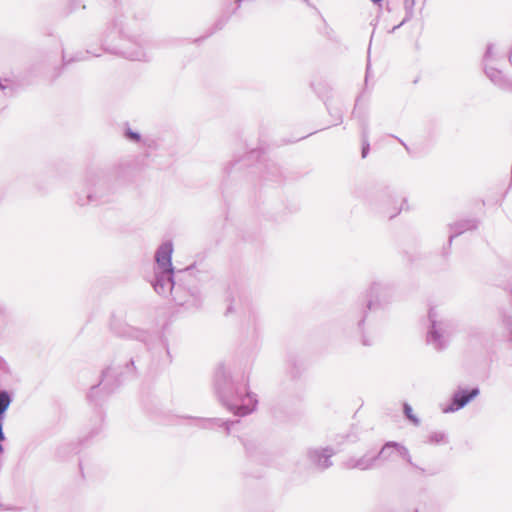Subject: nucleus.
Here are the masks:
<instances>
[{
	"instance_id": "f257e3e1",
	"label": "nucleus",
	"mask_w": 512,
	"mask_h": 512,
	"mask_svg": "<svg viewBox=\"0 0 512 512\" xmlns=\"http://www.w3.org/2000/svg\"><path fill=\"white\" fill-rule=\"evenodd\" d=\"M173 243L171 240L161 243L155 252L154 278L151 281L155 292L166 296L171 294L179 306L198 309L202 304V294L196 283V267L191 265L177 271L172 265Z\"/></svg>"
},
{
	"instance_id": "f03ea898",
	"label": "nucleus",
	"mask_w": 512,
	"mask_h": 512,
	"mask_svg": "<svg viewBox=\"0 0 512 512\" xmlns=\"http://www.w3.org/2000/svg\"><path fill=\"white\" fill-rule=\"evenodd\" d=\"M148 43L139 23L130 14L122 13L116 15L103 31L100 50L132 61H149Z\"/></svg>"
},
{
	"instance_id": "7ed1b4c3",
	"label": "nucleus",
	"mask_w": 512,
	"mask_h": 512,
	"mask_svg": "<svg viewBox=\"0 0 512 512\" xmlns=\"http://www.w3.org/2000/svg\"><path fill=\"white\" fill-rule=\"evenodd\" d=\"M214 390L221 404L236 416L248 415L257 407V395L249 391L248 380L234 375L225 364L216 368Z\"/></svg>"
},
{
	"instance_id": "20e7f679",
	"label": "nucleus",
	"mask_w": 512,
	"mask_h": 512,
	"mask_svg": "<svg viewBox=\"0 0 512 512\" xmlns=\"http://www.w3.org/2000/svg\"><path fill=\"white\" fill-rule=\"evenodd\" d=\"M389 290L386 283L375 281L368 290V299L363 303L353 306L346 315V325L350 332L361 341L364 346L373 344L372 337L368 334L366 328V318L369 311L374 307L379 297Z\"/></svg>"
},
{
	"instance_id": "39448f33",
	"label": "nucleus",
	"mask_w": 512,
	"mask_h": 512,
	"mask_svg": "<svg viewBox=\"0 0 512 512\" xmlns=\"http://www.w3.org/2000/svg\"><path fill=\"white\" fill-rule=\"evenodd\" d=\"M507 63H512V48L505 50L500 43H489L482 58L483 71L491 83L503 91L512 88V80L504 71Z\"/></svg>"
},
{
	"instance_id": "423d86ee",
	"label": "nucleus",
	"mask_w": 512,
	"mask_h": 512,
	"mask_svg": "<svg viewBox=\"0 0 512 512\" xmlns=\"http://www.w3.org/2000/svg\"><path fill=\"white\" fill-rule=\"evenodd\" d=\"M428 319L430 323L427 332L428 344L438 351L444 350L457 329L455 320L440 313L436 308L429 310Z\"/></svg>"
},
{
	"instance_id": "0eeeda50",
	"label": "nucleus",
	"mask_w": 512,
	"mask_h": 512,
	"mask_svg": "<svg viewBox=\"0 0 512 512\" xmlns=\"http://www.w3.org/2000/svg\"><path fill=\"white\" fill-rule=\"evenodd\" d=\"M115 187L105 176H91L87 179L86 188L76 194V202L80 206L103 205L112 201Z\"/></svg>"
},
{
	"instance_id": "6e6552de",
	"label": "nucleus",
	"mask_w": 512,
	"mask_h": 512,
	"mask_svg": "<svg viewBox=\"0 0 512 512\" xmlns=\"http://www.w3.org/2000/svg\"><path fill=\"white\" fill-rule=\"evenodd\" d=\"M112 330L120 337L131 338L141 342L147 349H151V342L158 340L166 351L168 361L171 362L170 351L167 342L157 334H152L146 330H141L128 325H111Z\"/></svg>"
},
{
	"instance_id": "1a4fd4ad",
	"label": "nucleus",
	"mask_w": 512,
	"mask_h": 512,
	"mask_svg": "<svg viewBox=\"0 0 512 512\" xmlns=\"http://www.w3.org/2000/svg\"><path fill=\"white\" fill-rule=\"evenodd\" d=\"M397 202V195L393 189L386 186L374 191L368 198L372 209L385 213L390 217Z\"/></svg>"
},
{
	"instance_id": "9d476101",
	"label": "nucleus",
	"mask_w": 512,
	"mask_h": 512,
	"mask_svg": "<svg viewBox=\"0 0 512 512\" xmlns=\"http://www.w3.org/2000/svg\"><path fill=\"white\" fill-rule=\"evenodd\" d=\"M135 362V358H130L129 362L125 364L124 372H118V368L116 367H108L102 372L101 381L99 385H102L103 389H105L107 392H111L115 387H117L120 384L119 376H122L124 374H133L135 370Z\"/></svg>"
},
{
	"instance_id": "9b49d317",
	"label": "nucleus",
	"mask_w": 512,
	"mask_h": 512,
	"mask_svg": "<svg viewBox=\"0 0 512 512\" xmlns=\"http://www.w3.org/2000/svg\"><path fill=\"white\" fill-rule=\"evenodd\" d=\"M480 394V389L474 387L471 389L459 388L451 396L450 403L443 409L445 413H453L464 408L470 401Z\"/></svg>"
},
{
	"instance_id": "f8f14e48",
	"label": "nucleus",
	"mask_w": 512,
	"mask_h": 512,
	"mask_svg": "<svg viewBox=\"0 0 512 512\" xmlns=\"http://www.w3.org/2000/svg\"><path fill=\"white\" fill-rule=\"evenodd\" d=\"M394 455H398L401 458H403L407 463H409L411 466L424 471L422 468L417 467L411 458L409 450L402 444L395 442V441H389L386 442L379 453L376 455L377 459L381 458L384 461L393 460Z\"/></svg>"
},
{
	"instance_id": "ddd939ff",
	"label": "nucleus",
	"mask_w": 512,
	"mask_h": 512,
	"mask_svg": "<svg viewBox=\"0 0 512 512\" xmlns=\"http://www.w3.org/2000/svg\"><path fill=\"white\" fill-rule=\"evenodd\" d=\"M334 454L329 447L311 448L307 451V458L316 469L324 471L333 465L331 458Z\"/></svg>"
},
{
	"instance_id": "4468645a",
	"label": "nucleus",
	"mask_w": 512,
	"mask_h": 512,
	"mask_svg": "<svg viewBox=\"0 0 512 512\" xmlns=\"http://www.w3.org/2000/svg\"><path fill=\"white\" fill-rule=\"evenodd\" d=\"M478 220L475 218L463 219L450 224L451 234L449 235V245L453 239L465 232L473 231L478 227Z\"/></svg>"
},
{
	"instance_id": "2eb2a0df",
	"label": "nucleus",
	"mask_w": 512,
	"mask_h": 512,
	"mask_svg": "<svg viewBox=\"0 0 512 512\" xmlns=\"http://www.w3.org/2000/svg\"><path fill=\"white\" fill-rule=\"evenodd\" d=\"M377 457L364 455L360 458H350L345 462L347 469L368 470L373 467Z\"/></svg>"
},
{
	"instance_id": "dca6fc26",
	"label": "nucleus",
	"mask_w": 512,
	"mask_h": 512,
	"mask_svg": "<svg viewBox=\"0 0 512 512\" xmlns=\"http://www.w3.org/2000/svg\"><path fill=\"white\" fill-rule=\"evenodd\" d=\"M359 123H360V127H361V136H362L361 156H362V158H366L370 151L368 121L365 117H359Z\"/></svg>"
},
{
	"instance_id": "f3484780",
	"label": "nucleus",
	"mask_w": 512,
	"mask_h": 512,
	"mask_svg": "<svg viewBox=\"0 0 512 512\" xmlns=\"http://www.w3.org/2000/svg\"><path fill=\"white\" fill-rule=\"evenodd\" d=\"M234 423L235 422H233V421H224L220 418H204V419H201L200 426L205 429H210V428H214V427H223V428H225L226 434H229L230 430H231V426Z\"/></svg>"
},
{
	"instance_id": "a211bd4d",
	"label": "nucleus",
	"mask_w": 512,
	"mask_h": 512,
	"mask_svg": "<svg viewBox=\"0 0 512 512\" xmlns=\"http://www.w3.org/2000/svg\"><path fill=\"white\" fill-rule=\"evenodd\" d=\"M124 138L134 144H146V141L143 140L141 134L137 131L132 130L129 125H126L123 131Z\"/></svg>"
},
{
	"instance_id": "6ab92c4d",
	"label": "nucleus",
	"mask_w": 512,
	"mask_h": 512,
	"mask_svg": "<svg viewBox=\"0 0 512 512\" xmlns=\"http://www.w3.org/2000/svg\"><path fill=\"white\" fill-rule=\"evenodd\" d=\"M12 402V398L8 391L1 390L0 391V418L5 419V412L9 408Z\"/></svg>"
},
{
	"instance_id": "aec40b11",
	"label": "nucleus",
	"mask_w": 512,
	"mask_h": 512,
	"mask_svg": "<svg viewBox=\"0 0 512 512\" xmlns=\"http://www.w3.org/2000/svg\"><path fill=\"white\" fill-rule=\"evenodd\" d=\"M428 443L430 444H445L447 443V435L442 431H434L428 435Z\"/></svg>"
},
{
	"instance_id": "412c9836",
	"label": "nucleus",
	"mask_w": 512,
	"mask_h": 512,
	"mask_svg": "<svg viewBox=\"0 0 512 512\" xmlns=\"http://www.w3.org/2000/svg\"><path fill=\"white\" fill-rule=\"evenodd\" d=\"M415 0H404L405 17L400 22L403 25L407 21L411 20L414 14Z\"/></svg>"
},
{
	"instance_id": "4be33fe9",
	"label": "nucleus",
	"mask_w": 512,
	"mask_h": 512,
	"mask_svg": "<svg viewBox=\"0 0 512 512\" xmlns=\"http://www.w3.org/2000/svg\"><path fill=\"white\" fill-rule=\"evenodd\" d=\"M403 413L414 425L418 426L420 424L419 418L413 413V409L408 403L403 404Z\"/></svg>"
},
{
	"instance_id": "5701e85b",
	"label": "nucleus",
	"mask_w": 512,
	"mask_h": 512,
	"mask_svg": "<svg viewBox=\"0 0 512 512\" xmlns=\"http://www.w3.org/2000/svg\"><path fill=\"white\" fill-rule=\"evenodd\" d=\"M402 210H409V205L406 198H403L401 200L400 205H398V201L396 202V204L393 207V212L390 213V218L398 215Z\"/></svg>"
},
{
	"instance_id": "b1692460",
	"label": "nucleus",
	"mask_w": 512,
	"mask_h": 512,
	"mask_svg": "<svg viewBox=\"0 0 512 512\" xmlns=\"http://www.w3.org/2000/svg\"><path fill=\"white\" fill-rule=\"evenodd\" d=\"M86 57L83 53H80V54H77L74 58H67L65 54L62 55V62H63V65H68L72 62H75V61H83L85 60Z\"/></svg>"
},
{
	"instance_id": "393cba45",
	"label": "nucleus",
	"mask_w": 512,
	"mask_h": 512,
	"mask_svg": "<svg viewBox=\"0 0 512 512\" xmlns=\"http://www.w3.org/2000/svg\"><path fill=\"white\" fill-rule=\"evenodd\" d=\"M502 318H503V324L505 325V327L508 331V334L511 335L512 334V319H511L510 315L503 313Z\"/></svg>"
},
{
	"instance_id": "a878e982",
	"label": "nucleus",
	"mask_w": 512,
	"mask_h": 512,
	"mask_svg": "<svg viewBox=\"0 0 512 512\" xmlns=\"http://www.w3.org/2000/svg\"><path fill=\"white\" fill-rule=\"evenodd\" d=\"M3 422L4 418H0V441H4L6 439L5 434L3 432Z\"/></svg>"
},
{
	"instance_id": "bb28decb",
	"label": "nucleus",
	"mask_w": 512,
	"mask_h": 512,
	"mask_svg": "<svg viewBox=\"0 0 512 512\" xmlns=\"http://www.w3.org/2000/svg\"><path fill=\"white\" fill-rule=\"evenodd\" d=\"M85 54H91L95 57H99L101 55L100 52H97L96 50H93V49H87Z\"/></svg>"
},
{
	"instance_id": "cd10ccee",
	"label": "nucleus",
	"mask_w": 512,
	"mask_h": 512,
	"mask_svg": "<svg viewBox=\"0 0 512 512\" xmlns=\"http://www.w3.org/2000/svg\"><path fill=\"white\" fill-rule=\"evenodd\" d=\"M97 387H98V386H92V387H91V391H90V393L88 394L89 399H91V398H92L93 393H94V391H96Z\"/></svg>"
},
{
	"instance_id": "c85d7f7f",
	"label": "nucleus",
	"mask_w": 512,
	"mask_h": 512,
	"mask_svg": "<svg viewBox=\"0 0 512 512\" xmlns=\"http://www.w3.org/2000/svg\"><path fill=\"white\" fill-rule=\"evenodd\" d=\"M6 88H7V86L4 84L3 80L0 78V89L2 91H5Z\"/></svg>"
},
{
	"instance_id": "c756f323",
	"label": "nucleus",
	"mask_w": 512,
	"mask_h": 512,
	"mask_svg": "<svg viewBox=\"0 0 512 512\" xmlns=\"http://www.w3.org/2000/svg\"><path fill=\"white\" fill-rule=\"evenodd\" d=\"M402 25H400V23L396 26H394L391 30H390V33H394L398 28H400Z\"/></svg>"
},
{
	"instance_id": "7c9ffc66",
	"label": "nucleus",
	"mask_w": 512,
	"mask_h": 512,
	"mask_svg": "<svg viewBox=\"0 0 512 512\" xmlns=\"http://www.w3.org/2000/svg\"><path fill=\"white\" fill-rule=\"evenodd\" d=\"M382 1H383V0H371V2H372L373 4H375V5H381V2H382Z\"/></svg>"
},
{
	"instance_id": "2f4dec72",
	"label": "nucleus",
	"mask_w": 512,
	"mask_h": 512,
	"mask_svg": "<svg viewBox=\"0 0 512 512\" xmlns=\"http://www.w3.org/2000/svg\"><path fill=\"white\" fill-rule=\"evenodd\" d=\"M337 119H338L339 123H341V122H342V115H341V114H339V115L337 116Z\"/></svg>"
},
{
	"instance_id": "473e14b6",
	"label": "nucleus",
	"mask_w": 512,
	"mask_h": 512,
	"mask_svg": "<svg viewBox=\"0 0 512 512\" xmlns=\"http://www.w3.org/2000/svg\"><path fill=\"white\" fill-rule=\"evenodd\" d=\"M242 0H236L237 8L240 7Z\"/></svg>"
},
{
	"instance_id": "72a5a7b5",
	"label": "nucleus",
	"mask_w": 512,
	"mask_h": 512,
	"mask_svg": "<svg viewBox=\"0 0 512 512\" xmlns=\"http://www.w3.org/2000/svg\"><path fill=\"white\" fill-rule=\"evenodd\" d=\"M399 141H400V143H401V144H402L406 149H408V148H407V146H406V144H405V142H403V141H402V140H400V139H399Z\"/></svg>"
},
{
	"instance_id": "f704fd0d",
	"label": "nucleus",
	"mask_w": 512,
	"mask_h": 512,
	"mask_svg": "<svg viewBox=\"0 0 512 512\" xmlns=\"http://www.w3.org/2000/svg\"><path fill=\"white\" fill-rule=\"evenodd\" d=\"M505 290L509 289V284L503 286Z\"/></svg>"
},
{
	"instance_id": "c9c22d12",
	"label": "nucleus",
	"mask_w": 512,
	"mask_h": 512,
	"mask_svg": "<svg viewBox=\"0 0 512 512\" xmlns=\"http://www.w3.org/2000/svg\"><path fill=\"white\" fill-rule=\"evenodd\" d=\"M258 152L257 151H251L250 155H254V154H257Z\"/></svg>"
},
{
	"instance_id": "e433bc0d",
	"label": "nucleus",
	"mask_w": 512,
	"mask_h": 512,
	"mask_svg": "<svg viewBox=\"0 0 512 512\" xmlns=\"http://www.w3.org/2000/svg\"><path fill=\"white\" fill-rule=\"evenodd\" d=\"M505 270H506V273H507V274H509V273H510L509 268H506Z\"/></svg>"
},
{
	"instance_id": "4c0bfd02",
	"label": "nucleus",
	"mask_w": 512,
	"mask_h": 512,
	"mask_svg": "<svg viewBox=\"0 0 512 512\" xmlns=\"http://www.w3.org/2000/svg\"><path fill=\"white\" fill-rule=\"evenodd\" d=\"M203 278L204 276L201 275L200 277H198V280H202Z\"/></svg>"
},
{
	"instance_id": "58836bf2",
	"label": "nucleus",
	"mask_w": 512,
	"mask_h": 512,
	"mask_svg": "<svg viewBox=\"0 0 512 512\" xmlns=\"http://www.w3.org/2000/svg\"><path fill=\"white\" fill-rule=\"evenodd\" d=\"M305 3L309 4V0H303Z\"/></svg>"
},
{
	"instance_id": "ea45409f",
	"label": "nucleus",
	"mask_w": 512,
	"mask_h": 512,
	"mask_svg": "<svg viewBox=\"0 0 512 512\" xmlns=\"http://www.w3.org/2000/svg\"><path fill=\"white\" fill-rule=\"evenodd\" d=\"M423 1L425 2L426 0H423Z\"/></svg>"
}]
</instances>
